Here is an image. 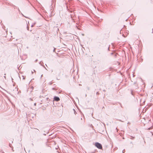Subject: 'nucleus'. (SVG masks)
I'll use <instances>...</instances> for the list:
<instances>
[{"instance_id": "obj_3", "label": "nucleus", "mask_w": 153, "mask_h": 153, "mask_svg": "<svg viewBox=\"0 0 153 153\" xmlns=\"http://www.w3.org/2000/svg\"><path fill=\"white\" fill-rule=\"evenodd\" d=\"M97 94H99V93H98V92H97Z\"/></svg>"}, {"instance_id": "obj_2", "label": "nucleus", "mask_w": 153, "mask_h": 153, "mask_svg": "<svg viewBox=\"0 0 153 153\" xmlns=\"http://www.w3.org/2000/svg\"><path fill=\"white\" fill-rule=\"evenodd\" d=\"M54 99L55 101H58L60 100L59 98L57 97H55Z\"/></svg>"}, {"instance_id": "obj_1", "label": "nucleus", "mask_w": 153, "mask_h": 153, "mask_svg": "<svg viewBox=\"0 0 153 153\" xmlns=\"http://www.w3.org/2000/svg\"><path fill=\"white\" fill-rule=\"evenodd\" d=\"M95 145L98 148L102 149V145L100 143H95Z\"/></svg>"}]
</instances>
